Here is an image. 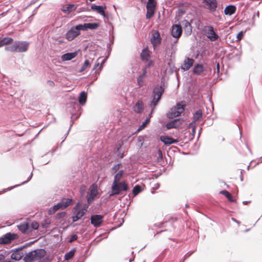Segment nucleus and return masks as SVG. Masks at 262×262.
<instances>
[{
    "label": "nucleus",
    "mask_w": 262,
    "mask_h": 262,
    "mask_svg": "<svg viewBox=\"0 0 262 262\" xmlns=\"http://www.w3.org/2000/svg\"><path fill=\"white\" fill-rule=\"evenodd\" d=\"M88 207V205L78 202L73 209L72 221L75 222L80 219L86 212Z\"/></svg>",
    "instance_id": "1"
},
{
    "label": "nucleus",
    "mask_w": 262,
    "mask_h": 262,
    "mask_svg": "<svg viewBox=\"0 0 262 262\" xmlns=\"http://www.w3.org/2000/svg\"><path fill=\"white\" fill-rule=\"evenodd\" d=\"M29 42L23 41H17L14 42L12 46L5 48V50L11 52H25L29 46Z\"/></svg>",
    "instance_id": "2"
},
{
    "label": "nucleus",
    "mask_w": 262,
    "mask_h": 262,
    "mask_svg": "<svg viewBox=\"0 0 262 262\" xmlns=\"http://www.w3.org/2000/svg\"><path fill=\"white\" fill-rule=\"evenodd\" d=\"M44 250L38 249L29 252L24 258L25 262H32L40 259L45 255Z\"/></svg>",
    "instance_id": "3"
},
{
    "label": "nucleus",
    "mask_w": 262,
    "mask_h": 262,
    "mask_svg": "<svg viewBox=\"0 0 262 262\" xmlns=\"http://www.w3.org/2000/svg\"><path fill=\"white\" fill-rule=\"evenodd\" d=\"M98 194V187L95 184H92L89 188L86 195V200L89 206L97 198Z\"/></svg>",
    "instance_id": "4"
},
{
    "label": "nucleus",
    "mask_w": 262,
    "mask_h": 262,
    "mask_svg": "<svg viewBox=\"0 0 262 262\" xmlns=\"http://www.w3.org/2000/svg\"><path fill=\"white\" fill-rule=\"evenodd\" d=\"M202 7L210 12H214L217 7V0H202Z\"/></svg>",
    "instance_id": "5"
},
{
    "label": "nucleus",
    "mask_w": 262,
    "mask_h": 262,
    "mask_svg": "<svg viewBox=\"0 0 262 262\" xmlns=\"http://www.w3.org/2000/svg\"><path fill=\"white\" fill-rule=\"evenodd\" d=\"M164 92L163 88L161 86H157L154 89V98L151 102V107H155L158 101L160 100L161 97Z\"/></svg>",
    "instance_id": "6"
},
{
    "label": "nucleus",
    "mask_w": 262,
    "mask_h": 262,
    "mask_svg": "<svg viewBox=\"0 0 262 262\" xmlns=\"http://www.w3.org/2000/svg\"><path fill=\"white\" fill-rule=\"evenodd\" d=\"M204 32L206 37L211 41H214L219 38V36L215 32L211 26L204 27Z\"/></svg>",
    "instance_id": "7"
},
{
    "label": "nucleus",
    "mask_w": 262,
    "mask_h": 262,
    "mask_svg": "<svg viewBox=\"0 0 262 262\" xmlns=\"http://www.w3.org/2000/svg\"><path fill=\"white\" fill-rule=\"evenodd\" d=\"M184 104L178 103L175 106L171 108L168 114V117L170 118H172L179 116L184 111Z\"/></svg>",
    "instance_id": "8"
},
{
    "label": "nucleus",
    "mask_w": 262,
    "mask_h": 262,
    "mask_svg": "<svg viewBox=\"0 0 262 262\" xmlns=\"http://www.w3.org/2000/svg\"><path fill=\"white\" fill-rule=\"evenodd\" d=\"M128 189V186L125 181H123L121 182H117V187H116V190H114L113 189V184L112 186V192L110 194V195H118L120 194V192L121 191H126Z\"/></svg>",
    "instance_id": "9"
},
{
    "label": "nucleus",
    "mask_w": 262,
    "mask_h": 262,
    "mask_svg": "<svg viewBox=\"0 0 262 262\" xmlns=\"http://www.w3.org/2000/svg\"><path fill=\"white\" fill-rule=\"evenodd\" d=\"M81 30L79 25L72 28L66 34V38L69 41L73 40L75 37L80 34L79 31Z\"/></svg>",
    "instance_id": "10"
},
{
    "label": "nucleus",
    "mask_w": 262,
    "mask_h": 262,
    "mask_svg": "<svg viewBox=\"0 0 262 262\" xmlns=\"http://www.w3.org/2000/svg\"><path fill=\"white\" fill-rule=\"evenodd\" d=\"M156 3L155 0H148L146 5L147 13L146 17L147 19L151 18L154 14L156 9Z\"/></svg>",
    "instance_id": "11"
},
{
    "label": "nucleus",
    "mask_w": 262,
    "mask_h": 262,
    "mask_svg": "<svg viewBox=\"0 0 262 262\" xmlns=\"http://www.w3.org/2000/svg\"><path fill=\"white\" fill-rule=\"evenodd\" d=\"M202 117V112L201 110H199L197 111L193 115V121L190 123L188 126V127L190 129H192V132L194 134L195 130V122L198 121H199Z\"/></svg>",
    "instance_id": "12"
},
{
    "label": "nucleus",
    "mask_w": 262,
    "mask_h": 262,
    "mask_svg": "<svg viewBox=\"0 0 262 262\" xmlns=\"http://www.w3.org/2000/svg\"><path fill=\"white\" fill-rule=\"evenodd\" d=\"M103 222V216L101 215H93L91 216V224L96 227H100Z\"/></svg>",
    "instance_id": "13"
},
{
    "label": "nucleus",
    "mask_w": 262,
    "mask_h": 262,
    "mask_svg": "<svg viewBox=\"0 0 262 262\" xmlns=\"http://www.w3.org/2000/svg\"><path fill=\"white\" fill-rule=\"evenodd\" d=\"M182 119H176L168 122L166 124V127L167 129L176 128L179 127L182 124Z\"/></svg>",
    "instance_id": "14"
},
{
    "label": "nucleus",
    "mask_w": 262,
    "mask_h": 262,
    "mask_svg": "<svg viewBox=\"0 0 262 262\" xmlns=\"http://www.w3.org/2000/svg\"><path fill=\"white\" fill-rule=\"evenodd\" d=\"M161 39L160 37V33L157 31H155L152 33V37L151 38V42L153 46L155 47L161 43Z\"/></svg>",
    "instance_id": "15"
},
{
    "label": "nucleus",
    "mask_w": 262,
    "mask_h": 262,
    "mask_svg": "<svg viewBox=\"0 0 262 262\" xmlns=\"http://www.w3.org/2000/svg\"><path fill=\"white\" fill-rule=\"evenodd\" d=\"M15 235L8 233L6 234L3 237H0V244H6L10 243L12 240L14 239Z\"/></svg>",
    "instance_id": "16"
},
{
    "label": "nucleus",
    "mask_w": 262,
    "mask_h": 262,
    "mask_svg": "<svg viewBox=\"0 0 262 262\" xmlns=\"http://www.w3.org/2000/svg\"><path fill=\"white\" fill-rule=\"evenodd\" d=\"M182 32V27L179 25H175L172 26L171 30V35L174 38H179L181 35Z\"/></svg>",
    "instance_id": "17"
},
{
    "label": "nucleus",
    "mask_w": 262,
    "mask_h": 262,
    "mask_svg": "<svg viewBox=\"0 0 262 262\" xmlns=\"http://www.w3.org/2000/svg\"><path fill=\"white\" fill-rule=\"evenodd\" d=\"M24 256V253L21 249H18L14 250L11 255L12 259L18 261L21 259Z\"/></svg>",
    "instance_id": "18"
},
{
    "label": "nucleus",
    "mask_w": 262,
    "mask_h": 262,
    "mask_svg": "<svg viewBox=\"0 0 262 262\" xmlns=\"http://www.w3.org/2000/svg\"><path fill=\"white\" fill-rule=\"evenodd\" d=\"M99 26L98 23H85L84 24H80L79 27L81 30H86L88 29L91 30H94L97 28Z\"/></svg>",
    "instance_id": "19"
},
{
    "label": "nucleus",
    "mask_w": 262,
    "mask_h": 262,
    "mask_svg": "<svg viewBox=\"0 0 262 262\" xmlns=\"http://www.w3.org/2000/svg\"><path fill=\"white\" fill-rule=\"evenodd\" d=\"M193 62L194 60L193 59L187 57L185 59L181 69L184 71H187L192 66Z\"/></svg>",
    "instance_id": "20"
},
{
    "label": "nucleus",
    "mask_w": 262,
    "mask_h": 262,
    "mask_svg": "<svg viewBox=\"0 0 262 262\" xmlns=\"http://www.w3.org/2000/svg\"><path fill=\"white\" fill-rule=\"evenodd\" d=\"M77 6L73 4H68L62 6L61 10L65 14H69L76 10Z\"/></svg>",
    "instance_id": "21"
},
{
    "label": "nucleus",
    "mask_w": 262,
    "mask_h": 262,
    "mask_svg": "<svg viewBox=\"0 0 262 262\" xmlns=\"http://www.w3.org/2000/svg\"><path fill=\"white\" fill-rule=\"evenodd\" d=\"M160 140L166 145H169L172 143H175L178 142L177 139H174L171 137L165 136H161L160 137Z\"/></svg>",
    "instance_id": "22"
},
{
    "label": "nucleus",
    "mask_w": 262,
    "mask_h": 262,
    "mask_svg": "<svg viewBox=\"0 0 262 262\" xmlns=\"http://www.w3.org/2000/svg\"><path fill=\"white\" fill-rule=\"evenodd\" d=\"M124 173L123 170H120L115 176L114 177V180L113 181V189L114 190H116V187H117V183L120 182V180H121L123 174Z\"/></svg>",
    "instance_id": "23"
},
{
    "label": "nucleus",
    "mask_w": 262,
    "mask_h": 262,
    "mask_svg": "<svg viewBox=\"0 0 262 262\" xmlns=\"http://www.w3.org/2000/svg\"><path fill=\"white\" fill-rule=\"evenodd\" d=\"M77 55L76 52L72 53H68L61 56V59L62 61H68L71 60L75 58Z\"/></svg>",
    "instance_id": "24"
},
{
    "label": "nucleus",
    "mask_w": 262,
    "mask_h": 262,
    "mask_svg": "<svg viewBox=\"0 0 262 262\" xmlns=\"http://www.w3.org/2000/svg\"><path fill=\"white\" fill-rule=\"evenodd\" d=\"M236 8L235 6L229 5L227 6L224 9V13L225 15H231L235 13Z\"/></svg>",
    "instance_id": "25"
},
{
    "label": "nucleus",
    "mask_w": 262,
    "mask_h": 262,
    "mask_svg": "<svg viewBox=\"0 0 262 262\" xmlns=\"http://www.w3.org/2000/svg\"><path fill=\"white\" fill-rule=\"evenodd\" d=\"M105 8L102 6H97L95 5H93L91 6V9L96 11L98 13L102 15L104 17L105 16V14L104 12Z\"/></svg>",
    "instance_id": "26"
},
{
    "label": "nucleus",
    "mask_w": 262,
    "mask_h": 262,
    "mask_svg": "<svg viewBox=\"0 0 262 262\" xmlns=\"http://www.w3.org/2000/svg\"><path fill=\"white\" fill-rule=\"evenodd\" d=\"M73 200L70 199H63L59 203L61 209H63L70 206Z\"/></svg>",
    "instance_id": "27"
},
{
    "label": "nucleus",
    "mask_w": 262,
    "mask_h": 262,
    "mask_svg": "<svg viewBox=\"0 0 262 262\" xmlns=\"http://www.w3.org/2000/svg\"><path fill=\"white\" fill-rule=\"evenodd\" d=\"M203 71V66L199 64H196L193 69V72L196 75H200Z\"/></svg>",
    "instance_id": "28"
},
{
    "label": "nucleus",
    "mask_w": 262,
    "mask_h": 262,
    "mask_svg": "<svg viewBox=\"0 0 262 262\" xmlns=\"http://www.w3.org/2000/svg\"><path fill=\"white\" fill-rule=\"evenodd\" d=\"M87 99V95L86 93L84 92H81L80 94V96L79 97L78 101L80 104H84Z\"/></svg>",
    "instance_id": "29"
},
{
    "label": "nucleus",
    "mask_w": 262,
    "mask_h": 262,
    "mask_svg": "<svg viewBox=\"0 0 262 262\" xmlns=\"http://www.w3.org/2000/svg\"><path fill=\"white\" fill-rule=\"evenodd\" d=\"M149 56L150 55L148 50L147 49H144L141 54V57L142 60L148 61Z\"/></svg>",
    "instance_id": "30"
},
{
    "label": "nucleus",
    "mask_w": 262,
    "mask_h": 262,
    "mask_svg": "<svg viewBox=\"0 0 262 262\" xmlns=\"http://www.w3.org/2000/svg\"><path fill=\"white\" fill-rule=\"evenodd\" d=\"M13 41V39L10 37H5L4 38H0L1 44L2 47L5 45L10 44Z\"/></svg>",
    "instance_id": "31"
},
{
    "label": "nucleus",
    "mask_w": 262,
    "mask_h": 262,
    "mask_svg": "<svg viewBox=\"0 0 262 262\" xmlns=\"http://www.w3.org/2000/svg\"><path fill=\"white\" fill-rule=\"evenodd\" d=\"M143 110V105L141 101H139L134 106V111L138 113H141Z\"/></svg>",
    "instance_id": "32"
},
{
    "label": "nucleus",
    "mask_w": 262,
    "mask_h": 262,
    "mask_svg": "<svg viewBox=\"0 0 262 262\" xmlns=\"http://www.w3.org/2000/svg\"><path fill=\"white\" fill-rule=\"evenodd\" d=\"M59 209H61V207H60L59 204L58 203L57 204L54 205L53 207L49 209L48 210V213L49 214H53Z\"/></svg>",
    "instance_id": "33"
},
{
    "label": "nucleus",
    "mask_w": 262,
    "mask_h": 262,
    "mask_svg": "<svg viewBox=\"0 0 262 262\" xmlns=\"http://www.w3.org/2000/svg\"><path fill=\"white\" fill-rule=\"evenodd\" d=\"M18 228L20 231L25 233L28 229V224L27 223H23L18 226Z\"/></svg>",
    "instance_id": "34"
},
{
    "label": "nucleus",
    "mask_w": 262,
    "mask_h": 262,
    "mask_svg": "<svg viewBox=\"0 0 262 262\" xmlns=\"http://www.w3.org/2000/svg\"><path fill=\"white\" fill-rule=\"evenodd\" d=\"M221 193L224 194L230 202H233L234 201V200L233 199L232 195L227 191L224 190L222 191Z\"/></svg>",
    "instance_id": "35"
},
{
    "label": "nucleus",
    "mask_w": 262,
    "mask_h": 262,
    "mask_svg": "<svg viewBox=\"0 0 262 262\" xmlns=\"http://www.w3.org/2000/svg\"><path fill=\"white\" fill-rule=\"evenodd\" d=\"M105 61H106V59H104L102 61V62L101 64H100L99 62L96 63L93 68V70L97 71V68H98V70H99V71H101L102 69V64L105 62Z\"/></svg>",
    "instance_id": "36"
},
{
    "label": "nucleus",
    "mask_w": 262,
    "mask_h": 262,
    "mask_svg": "<svg viewBox=\"0 0 262 262\" xmlns=\"http://www.w3.org/2000/svg\"><path fill=\"white\" fill-rule=\"evenodd\" d=\"M146 70L145 69L144 72H143V73L142 75H140V76H139V77L137 79V81H138V83L139 84V85L140 86H141L143 84V77L146 74Z\"/></svg>",
    "instance_id": "37"
},
{
    "label": "nucleus",
    "mask_w": 262,
    "mask_h": 262,
    "mask_svg": "<svg viewBox=\"0 0 262 262\" xmlns=\"http://www.w3.org/2000/svg\"><path fill=\"white\" fill-rule=\"evenodd\" d=\"M74 255V251L73 250L70 251L69 252L66 253L64 255V259L68 260L71 259Z\"/></svg>",
    "instance_id": "38"
},
{
    "label": "nucleus",
    "mask_w": 262,
    "mask_h": 262,
    "mask_svg": "<svg viewBox=\"0 0 262 262\" xmlns=\"http://www.w3.org/2000/svg\"><path fill=\"white\" fill-rule=\"evenodd\" d=\"M90 66V62L88 60H85L83 66H82L80 72H82L84 71L88 67H89Z\"/></svg>",
    "instance_id": "39"
},
{
    "label": "nucleus",
    "mask_w": 262,
    "mask_h": 262,
    "mask_svg": "<svg viewBox=\"0 0 262 262\" xmlns=\"http://www.w3.org/2000/svg\"><path fill=\"white\" fill-rule=\"evenodd\" d=\"M149 122V119H146L145 121H144L143 122V123L142 124V125H141L139 128L138 129V131L139 132L140 130H141L142 129H143L146 126V125Z\"/></svg>",
    "instance_id": "40"
},
{
    "label": "nucleus",
    "mask_w": 262,
    "mask_h": 262,
    "mask_svg": "<svg viewBox=\"0 0 262 262\" xmlns=\"http://www.w3.org/2000/svg\"><path fill=\"white\" fill-rule=\"evenodd\" d=\"M141 191V189L140 186L139 185H136L133 188V193L134 195H137Z\"/></svg>",
    "instance_id": "41"
},
{
    "label": "nucleus",
    "mask_w": 262,
    "mask_h": 262,
    "mask_svg": "<svg viewBox=\"0 0 262 262\" xmlns=\"http://www.w3.org/2000/svg\"><path fill=\"white\" fill-rule=\"evenodd\" d=\"M183 23L185 25V28L188 27V33L190 34L191 32V26L190 24L187 20L183 21Z\"/></svg>",
    "instance_id": "42"
},
{
    "label": "nucleus",
    "mask_w": 262,
    "mask_h": 262,
    "mask_svg": "<svg viewBox=\"0 0 262 262\" xmlns=\"http://www.w3.org/2000/svg\"><path fill=\"white\" fill-rule=\"evenodd\" d=\"M31 227L33 229H35V230H37L38 227H39V224L37 222H33L32 223H31Z\"/></svg>",
    "instance_id": "43"
},
{
    "label": "nucleus",
    "mask_w": 262,
    "mask_h": 262,
    "mask_svg": "<svg viewBox=\"0 0 262 262\" xmlns=\"http://www.w3.org/2000/svg\"><path fill=\"white\" fill-rule=\"evenodd\" d=\"M65 215H66V212H61L58 213L56 214V218H57V219L62 218L63 216H64Z\"/></svg>",
    "instance_id": "44"
},
{
    "label": "nucleus",
    "mask_w": 262,
    "mask_h": 262,
    "mask_svg": "<svg viewBox=\"0 0 262 262\" xmlns=\"http://www.w3.org/2000/svg\"><path fill=\"white\" fill-rule=\"evenodd\" d=\"M77 238V236L76 234H73L71 236L69 242H70V243H72L73 242L76 240Z\"/></svg>",
    "instance_id": "45"
},
{
    "label": "nucleus",
    "mask_w": 262,
    "mask_h": 262,
    "mask_svg": "<svg viewBox=\"0 0 262 262\" xmlns=\"http://www.w3.org/2000/svg\"><path fill=\"white\" fill-rule=\"evenodd\" d=\"M50 224V221L48 220L45 221V222L43 224H42L43 228H47L48 227L49 225Z\"/></svg>",
    "instance_id": "46"
},
{
    "label": "nucleus",
    "mask_w": 262,
    "mask_h": 262,
    "mask_svg": "<svg viewBox=\"0 0 262 262\" xmlns=\"http://www.w3.org/2000/svg\"><path fill=\"white\" fill-rule=\"evenodd\" d=\"M243 32H240L239 33H238L237 35V38L238 40L242 39V38H243Z\"/></svg>",
    "instance_id": "47"
},
{
    "label": "nucleus",
    "mask_w": 262,
    "mask_h": 262,
    "mask_svg": "<svg viewBox=\"0 0 262 262\" xmlns=\"http://www.w3.org/2000/svg\"><path fill=\"white\" fill-rule=\"evenodd\" d=\"M120 168V164H118L115 165L113 168V170H114L115 172L117 171Z\"/></svg>",
    "instance_id": "48"
},
{
    "label": "nucleus",
    "mask_w": 262,
    "mask_h": 262,
    "mask_svg": "<svg viewBox=\"0 0 262 262\" xmlns=\"http://www.w3.org/2000/svg\"><path fill=\"white\" fill-rule=\"evenodd\" d=\"M153 64H154V62H153V61H151V60H150V61L148 62V63L147 64V65L146 66L145 68L146 69V68H149L150 67L152 66H153Z\"/></svg>",
    "instance_id": "49"
},
{
    "label": "nucleus",
    "mask_w": 262,
    "mask_h": 262,
    "mask_svg": "<svg viewBox=\"0 0 262 262\" xmlns=\"http://www.w3.org/2000/svg\"><path fill=\"white\" fill-rule=\"evenodd\" d=\"M32 176V173H31V175L29 176V179H28V180H27V181H25V182H24L23 183V184L25 183H26V182H28V181L31 179V178Z\"/></svg>",
    "instance_id": "50"
},
{
    "label": "nucleus",
    "mask_w": 262,
    "mask_h": 262,
    "mask_svg": "<svg viewBox=\"0 0 262 262\" xmlns=\"http://www.w3.org/2000/svg\"><path fill=\"white\" fill-rule=\"evenodd\" d=\"M219 67H220L219 63H217V66H216L217 72H219Z\"/></svg>",
    "instance_id": "51"
},
{
    "label": "nucleus",
    "mask_w": 262,
    "mask_h": 262,
    "mask_svg": "<svg viewBox=\"0 0 262 262\" xmlns=\"http://www.w3.org/2000/svg\"><path fill=\"white\" fill-rule=\"evenodd\" d=\"M158 153H159V155L160 156H162V152H161V151L160 150H159L158 151Z\"/></svg>",
    "instance_id": "52"
},
{
    "label": "nucleus",
    "mask_w": 262,
    "mask_h": 262,
    "mask_svg": "<svg viewBox=\"0 0 262 262\" xmlns=\"http://www.w3.org/2000/svg\"><path fill=\"white\" fill-rule=\"evenodd\" d=\"M185 31H187L188 32V27H185Z\"/></svg>",
    "instance_id": "53"
},
{
    "label": "nucleus",
    "mask_w": 262,
    "mask_h": 262,
    "mask_svg": "<svg viewBox=\"0 0 262 262\" xmlns=\"http://www.w3.org/2000/svg\"><path fill=\"white\" fill-rule=\"evenodd\" d=\"M82 187L83 188V191L84 190L85 187L84 186H83Z\"/></svg>",
    "instance_id": "54"
},
{
    "label": "nucleus",
    "mask_w": 262,
    "mask_h": 262,
    "mask_svg": "<svg viewBox=\"0 0 262 262\" xmlns=\"http://www.w3.org/2000/svg\"><path fill=\"white\" fill-rule=\"evenodd\" d=\"M159 187V185H158V186L157 187V188H158Z\"/></svg>",
    "instance_id": "55"
}]
</instances>
